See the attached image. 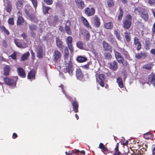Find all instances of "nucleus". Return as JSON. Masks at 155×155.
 Segmentation results:
<instances>
[{
    "label": "nucleus",
    "instance_id": "13",
    "mask_svg": "<svg viewBox=\"0 0 155 155\" xmlns=\"http://www.w3.org/2000/svg\"><path fill=\"white\" fill-rule=\"evenodd\" d=\"M109 68L114 71H116L118 67V64L116 61H114L109 64Z\"/></svg>",
    "mask_w": 155,
    "mask_h": 155
},
{
    "label": "nucleus",
    "instance_id": "16",
    "mask_svg": "<svg viewBox=\"0 0 155 155\" xmlns=\"http://www.w3.org/2000/svg\"><path fill=\"white\" fill-rule=\"evenodd\" d=\"M75 3L78 7L81 9H82L84 7L85 4L84 2L82 0H76Z\"/></svg>",
    "mask_w": 155,
    "mask_h": 155
},
{
    "label": "nucleus",
    "instance_id": "18",
    "mask_svg": "<svg viewBox=\"0 0 155 155\" xmlns=\"http://www.w3.org/2000/svg\"><path fill=\"white\" fill-rule=\"evenodd\" d=\"M43 49L41 47H38L37 50V56L39 58L42 57L43 56Z\"/></svg>",
    "mask_w": 155,
    "mask_h": 155
},
{
    "label": "nucleus",
    "instance_id": "51",
    "mask_svg": "<svg viewBox=\"0 0 155 155\" xmlns=\"http://www.w3.org/2000/svg\"><path fill=\"white\" fill-rule=\"evenodd\" d=\"M50 8L48 7H45L44 8L43 11L44 14H46L48 12V10Z\"/></svg>",
    "mask_w": 155,
    "mask_h": 155
},
{
    "label": "nucleus",
    "instance_id": "64",
    "mask_svg": "<svg viewBox=\"0 0 155 155\" xmlns=\"http://www.w3.org/2000/svg\"><path fill=\"white\" fill-rule=\"evenodd\" d=\"M59 30L61 32H62L63 30V28L62 26H60L59 28Z\"/></svg>",
    "mask_w": 155,
    "mask_h": 155
},
{
    "label": "nucleus",
    "instance_id": "29",
    "mask_svg": "<svg viewBox=\"0 0 155 155\" xmlns=\"http://www.w3.org/2000/svg\"><path fill=\"white\" fill-rule=\"evenodd\" d=\"M87 58L85 57H84L82 56H79L77 57V61L80 63H82L86 61Z\"/></svg>",
    "mask_w": 155,
    "mask_h": 155
},
{
    "label": "nucleus",
    "instance_id": "56",
    "mask_svg": "<svg viewBox=\"0 0 155 155\" xmlns=\"http://www.w3.org/2000/svg\"><path fill=\"white\" fill-rule=\"evenodd\" d=\"M45 2L48 5H51L52 3V0H47Z\"/></svg>",
    "mask_w": 155,
    "mask_h": 155
},
{
    "label": "nucleus",
    "instance_id": "5",
    "mask_svg": "<svg viewBox=\"0 0 155 155\" xmlns=\"http://www.w3.org/2000/svg\"><path fill=\"white\" fill-rule=\"evenodd\" d=\"M65 63H66V69L67 71L70 74H71L73 70L72 63L70 61H69L67 63L66 60L65 61Z\"/></svg>",
    "mask_w": 155,
    "mask_h": 155
},
{
    "label": "nucleus",
    "instance_id": "33",
    "mask_svg": "<svg viewBox=\"0 0 155 155\" xmlns=\"http://www.w3.org/2000/svg\"><path fill=\"white\" fill-rule=\"evenodd\" d=\"M73 106V110L75 113L78 111V104L75 101L72 104Z\"/></svg>",
    "mask_w": 155,
    "mask_h": 155
},
{
    "label": "nucleus",
    "instance_id": "37",
    "mask_svg": "<svg viewBox=\"0 0 155 155\" xmlns=\"http://www.w3.org/2000/svg\"><path fill=\"white\" fill-rule=\"evenodd\" d=\"M124 36L126 41L129 42L130 40V33L128 32L127 31L124 33Z\"/></svg>",
    "mask_w": 155,
    "mask_h": 155
},
{
    "label": "nucleus",
    "instance_id": "8",
    "mask_svg": "<svg viewBox=\"0 0 155 155\" xmlns=\"http://www.w3.org/2000/svg\"><path fill=\"white\" fill-rule=\"evenodd\" d=\"M148 80L147 84H152L155 87V74H150L148 77Z\"/></svg>",
    "mask_w": 155,
    "mask_h": 155
},
{
    "label": "nucleus",
    "instance_id": "19",
    "mask_svg": "<svg viewBox=\"0 0 155 155\" xmlns=\"http://www.w3.org/2000/svg\"><path fill=\"white\" fill-rule=\"evenodd\" d=\"M35 70H32L30 71L28 75V78L29 79H35Z\"/></svg>",
    "mask_w": 155,
    "mask_h": 155
},
{
    "label": "nucleus",
    "instance_id": "3",
    "mask_svg": "<svg viewBox=\"0 0 155 155\" xmlns=\"http://www.w3.org/2000/svg\"><path fill=\"white\" fill-rule=\"evenodd\" d=\"M137 11H138L140 16L145 21H147L148 20L149 17L147 13L146 10H143L141 12H140L138 10V8H135V12H137Z\"/></svg>",
    "mask_w": 155,
    "mask_h": 155
},
{
    "label": "nucleus",
    "instance_id": "36",
    "mask_svg": "<svg viewBox=\"0 0 155 155\" xmlns=\"http://www.w3.org/2000/svg\"><path fill=\"white\" fill-rule=\"evenodd\" d=\"M14 42L16 46L19 48H24L26 47L23 46L22 44L17 39H15Z\"/></svg>",
    "mask_w": 155,
    "mask_h": 155
},
{
    "label": "nucleus",
    "instance_id": "45",
    "mask_svg": "<svg viewBox=\"0 0 155 155\" xmlns=\"http://www.w3.org/2000/svg\"><path fill=\"white\" fill-rule=\"evenodd\" d=\"M29 28L30 30L33 31L36 29L37 27L35 25L32 24L29 25Z\"/></svg>",
    "mask_w": 155,
    "mask_h": 155
},
{
    "label": "nucleus",
    "instance_id": "1",
    "mask_svg": "<svg viewBox=\"0 0 155 155\" xmlns=\"http://www.w3.org/2000/svg\"><path fill=\"white\" fill-rule=\"evenodd\" d=\"M132 16L128 14L125 16L123 21V27L126 29H128L131 26L132 24Z\"/></svg>",
    "mask_w": 155,
    "mask_h": 155
},
{
    "label": "nucleus",
    "instance_id": "47",
    "mask_svg": "<svg viewBox=\"0 0 155 155\" xmlns=\"http://www.w3.org/2000/svg\"><path fill=\"white\" fill-rule=\"evenodd\" d=\"M8 24L10 25H13L14 24V19L13 18H9L8 20Z\"/></svg>",
    "mask_w": 155,
    "mask_h": 155
},
{
    "label": "nucleus",
    "instance_id": "59",
    "mask_svg": "<svg viewBox=\"0 0 155 155\" xmlns=\"http://www.w3.org/2000/svg\"><path fill=\"white\" fill-rule=\"evenodd\" d=\"M150 53L155 55V49H152L150 51Z\"/></svg>",
    "mask_w": 155,
    "mask_h": 155
},
{
    "label": "nucleus",
    "instance_id": "10",
    "mask_svg": "<svg viewBox=\"0 0 155 155\" xmlns=\"http://www.w3.org/2000/svg\"><path fill=\"white\" fill-rule=\"evenodd\" d=\"M114 53L118 63L122 62L124 58L122 56L120 53L115 50H114Z\"/></svg>",
    "mask_w": 155,
    "mask_h": 155
},
{
    "label": "nucleus",
    "instance_id": "11",
    "mask_svg": "<svg viewBox=\"0 0 155 155\" xmlns=\"http://www.w3.org/2000/svg\"><path fill=\"white\" fill-rule=\"evenodd\" d=\"M53 54V60L55 62H56L61 56V52L58 51H54Z\"/></svg>",
    "mask_w": 155,
    "mask_h": 155
},
{
    "label": "nucleus",
    "instance_id": "46",
    "mask_svg": "<svg viewBox=\"0 0 155 155\" xmlns=\"http://www.w3.org/2000/svg\"><path fill=\"white\" fill-rule=\"evenodd\" d=\"M59 87H61V89L62 90V92H63V93L65 94V95L66 97L69 99V100H70V101H72V100H71V98L70 97H68V96L67 95L66 93L64 91V90L63 89V87H64L63 85H61V86H59Z\"/></svg>",
    "mask_w": 155,
    "mask_h": 155
},
{
    "label": "nucleus",
    "instance_id": "6",
    "mask_svg": "<svg viewBox=\"0 0 155 155\" xmlns=\"http://www.w3.org/2000/svg\"><path fill=\"white\" fill-rule=\"evenodd\" d=\"M18 20L17 22L18 25H21L22 23H24L25 20L22 17L21 12L19 11L17 12Z\"/></svg>",
    "mask_w": 155,
    "mask_h": 155
},
{
    "label": "nucleus",
    "instance_id": "30",
    "mask_svg": "<svg viewBox=\"0 0 155 155\" xmlns=\"http://www.w3.org/2000/svg\"><path fill=\"white\" fill-rule=\"evenodd\" d=\"M153 66L152 63H149L147 64H144L143 65L142 68L143 69L147 70L150 69Z\"/></svg>",
    "mask_w": 155,
    "mask_h": 155
},
{
    "label": "nucleus",
    "instance_id": "60",
    "mask_svg": "<svg viewBox=\"0 0 155 155\" xmlns=\"http://www.w3.org/2000/svg\"><path fill=\"white\" fill-rule=\"evenodd\" d=\"M120 153V152L119 150L116 151L114 154V155H119Z\"/></svg>",
    "mask_w": 155,
    "mask_h": 155
},
{
    "label": "nucleus",
    "instance_id": "41",
    "mask_svg": "<svg viewBox=\"0 0 155 155\" xmlns=\"http://www.w3.org/2000/svg\"><path fill=\"white\" fill-rule=\"evenodd\" d=\"M151 135L149 132L147 133L144 134L143 137L146 139H149L151 138Z\"/></svg>",
    "mask_w": 155,
    "mask_h": 155
},
{
    "label": "nucleus",
    "instance_id": "20",
    "mask_svg": "<svg viewBox=\"0 0 155 155\" xmlns=\"http://www.w3.org/2000/svg\"><path fill=\"white\" fill-rule=\"evenodd\" d=\"M81 19L84 25L88 28L91 29V27L88 23L87 20L84 17L82 16Z\"/></svg>",
    "mask_w": 155,
    "mask_h": 155
},
{
    "label": "nucleus",
    "instance_id": "14",
    "mask_svg": "<svg viewBox=\"0 0 155 155\" xmlns=\"http://www.w3.org/2000/svg\"><path fill=\"white\" fill-rule=\"evenodd\" d=\"M118 50L126 58L129 59L130 58L129 54L125 49L122 48H119Z\"/></svg>",
    "mask_w": 155,
    "mask_h": 155
},
{
    "label": "nucleus",
    "instance_id": "40",
    "mask_svg": "<svg viewBox=\"0 0 155 155\" xmlns=\"http://www.w3.org/2000/svg\"><path fill=\"white\" fill-rule=\"evenodd\" d=\"M104 57L105 59H110L112 58L111 54L108 52H105L104 54Z\"/></svg>",
    "mask_w": 155,
    "mask_h": 155
},
{
    "label": "nucleus",
    "instance_id": "50",
    "mask_svg": "<svg viewBox=\"0 0 155 155\" xmlns=\"http://www.w3.org/2000/svg\"><path fill=\"white\" fill-rule=\"evenodd\" d=\"M32 2V3L35 7L36 8L37 5V0H30Z\"/></svg>",
    "mask_w": 155,
    "mask_h": 155
},
{
    "label": "nucleus",
    "instance_id": "58",
    "mask_svg": "<svg viewBox=\"0 0 155 155\" xmlns=\"http://www.w3.org/2000/svg\"><path fill=\"white\" fill-rule=\"evenodd\" d=\"M28 16L31 19H33L35 17V16L33 14H29Z\"/></svg>",
    "mask_w": 155,
    "mask_h": 155
},
{
    "label": "nucleus",
    "instance_id": "28",
    "mask_svg": "<svg viewBox=\"0 0 155 155\" xmlns=\"http://www.w3.org/2000/svg\"><path fill=\"white\" fill-rule=\"evenodd\" d=\"M56 43L57 46L60 48H62L63 46L62 42L59 39L58 37L56 38Z\"/></svg>",
    "mask_w": 155,
    "mask_h": 155
},
{
    "label": "nucleus",
    "instance_id": "63",
    "mask_svg": "<svg viewBox=\"0 0 155 155\" xmlns=\"http://www.w3.org/2000/svg\"><path fill=\"white\" fill-rule=\"evenodd\" d=\"M25 13H26V14L28 15H28H29L30 14V13H29V12L28 11V10H27V9H25Z\"/></svg>",
    "mask_w": 155,
    "mask_h": 155
},
{
    "label": "nucleus",
    "instance_id": "26",
    "mask_svg": "<svg viewBox=\"0 0 155 155\" xmlns=\"http://www.w3.org/2000/svg\"><path fill=\"white\" fill-rule=\"evenodd\" d=\"M12 5L10 2H8L7 5L5 6V9L6 11L9 13L11 12L12 9Z\"/></svg>",
    "mask_w": 155,
    "mask_h": 155
},
{
    "label": "nucleus",
    "instance_id": "4",
    "mask_svg": "<svg viewBox=\"0 0 155 155\" xmlns=\"http://www.w3.org/2000/svg\"><path fill=\"white\" fill-rule=\"evenodd\" d=\"M84 13L87 16H90L94 15L95 13L94 8H86L84 10Z\"/></svg>",
    "mask_w": 155,
    "mask_h": 155
},
{
    "label": "nucleus",
    "instance_id": "48",
    "mask_svg": "<svg viewBox=\"0 0 155 155\" xmlns=\"http://www.w3.org/2000/svg\"><path fill=\"white\" fill-rule=\"evenodd\" d=\"M141 58H145L147 56V53L145 52H140Z\"/></svg>",
    "mask_w": 155,
    "mask_h": 155
},
{
    "label": "nucleus",
    "instance_id": "17",
    "mask_svg": "<svg viewBox=\"0 0 155 155\" xmlns=\"http://www.w3.org/2000/svg\"><path fill=\"white\" fill-rule=\"evenodd\" d=\"M134 44L137 46V50L139 51L141 48V44L138 39L136 37H135L134 39Z\"/></svg>",
    "mask_w": 155,
    "mask_h": 155
},
{
    "label": "nucleus",
    "instance_id": "61",
    "mask_svg": "<svg viewBox=\"0 0 155 155\" xmlns=\"http://www.w3.org/2000/svg\"><path fill=\"white\" fill-rule=\"evenodd\" d=\"M65 153L66 154V155H72L73 154L75 153L73 151H72L71 153H67V152H66Z\"/></svg>",
    "mask_w": 155,
    "mask_h": 155
},
{
    "label": "nucleus",
    "instance_id": "42",
    "mask_svg": "<svg viewBox=\"0 0 155 155\" xmlns=\"http://www.w3.org/2000/svg\"><path fill=\"white\" fill-rule=\"evenodd\" d=\"M107 5L109 7H112L114 5V2L113 0H108L107 1Z\"/></svg>",
    "mask_w": 155,
    "mask_h": 155
},
{
    "label": "nucleus",
    "instance_id": "9",
    "mask_svg": "<svg viewBox=\"0 0 155 155\" xmlns=\"http://www.w3.org/2000/svg\"><path fill=\"white\" fill-rule=\"evenodd\" d=\"M76 75L78 79L81 81L84 80V75L80 69H77L76 71Z\"/></svg>",
    "mask_w": 155,
    "mask_h": 155
},
{
    "label": "nucleus",
    "instance_id": "21",
    "mask_svg": "<svg viewBox=\"0 0 155 155\" xmlns=\"http://www.w3.org/2000/svg\"><path fill=\"white\" fill-rule=\"evenodd\" d=\"M18 75L22 78H24L25 77V72L23 69L19 67L18 68Z\"/></svg>",
    "mask_w": 155,
    "mask_h": 155
},
{
    "label": "nucleus",
    "instance_id": "39",
    "mask_svg": "<svg viewBox=\"0 0 155 155\" xmlns=\"http://www.w3.org/2000/svg\"><path fill=\"white\" fill-rule=\"evenodd\" d=\"M64 58L66 60V59L68 58V56L69 55V51L68 48L66 47L64 48Z\"/></svg>",
    "mask_w": 155,
    "mask_h": 155
},
{
    "label": "nucleus",
    "instance_id": "57",
    "mask_svg": "<svg viewBox=\"0 0 155 155\" xmlns=\"http://www.w3.org/2000/svg\"><path fill=\"white\" fill-rule=\"evenodd\" d=\"M11 57L12 59L15 60L16 58V54H15L14 53L11 55Z\"/></svg>",
    "mask_w": 155,
    "mask_h": 155
},
{
    "label": "nucleus",
    "instance_id": "53",
    "mask_svg": "<svg viewBox=\"0 0 155 155\" xmlns=\"http://www.w3.org/2000/svg\"><path fill=\"white\" fill-rule=\"evenodd\" d=\"M135 57L137 59H140L141 58L140 53H136L135 55Z\"/></svg>",
    "mask_w": 155,
    "mask_h": 155
},
{
    "label": "nucleus",
    "instance_id": "15",
    "mask_svg": "<svg viewBox=\"0 0 155 155\" xmlns=\"http://www.w3.org/2000/svg\"><path fill=\"white\" fill-rule=\"evenodd\" d=\"M98 77L101 81L100 84L101 86L103 87L104 85L105 75L103 74H99Z\"/></svg>",
    "mask_w": 155,
    "mask_h": 155
},
{
    "label": "nucleus",
    "instance_id": "24",
    "mask_svg": "<svg viewBox=\"0 0 155 155\" xmlns=\"http://www.w3.org/2000/svg\"><path fill=\"white\" fill-rule=\"evenodd\" d=\"M103 45L104 50L108 51L111 50V46L109 45L108 43L105 42L103 41Z\"/></svg>",
    "mask_w": 155,
    "mask_h": 155
},
{
    "label": "nucleus",
    "instance_id": "55",
    "mask_svg": "<svg viewBox=\"0 0 155 155\" xmlns=\"http://www.w3.org/2000/svg\"><path fill=\"white\" fill-rule=\"evenodd\" d=\"M152 155H154L155 154V145H153L152 146Z\"/></svg>",
    "mask_w": 155,
    "mask_h": 155
},
{
    "label": "nucleus",
    "instance_id": "43",
    "mask_svg": "<svg viewBox=\"0 0 155 155\" xmlns=\"http://www.w3.org/2000/svg\"><path fill=\"white\" fill-rule=\"evenodd\" d=\"M119 11H120V13L118 16V19L120 20L122 19V18L123 16V12L121 8H119Z\"/></svg>",
    "mask_w": 155,
    "mask_h": 155
},
{
    "label": "nucleus",
    "instance_id": "44",
    "mask_svg": "<svg viewBox=\"0 0 155 155\" xmlns=\"http://www.w3.org/2000/svg\"><path fill=\"white\" fill-rule=\"evenodd\" d=\"M1 29L2 31L4 32L7 35H9V32L7 30L4 26H2L1 27Z\"/></svg>",
    "mask_w": 155,
    "mask_h": 155
},
{
    "label": "nucleus",
    "instance_id": "7",
    "mask_svg": "<svg viewBox=\"0 0 155 155\" xmlns=\"http://www.w3.org/2000/svg\"><path fill=\"white\" fill-rule=\"evenodd\" d=\"M66 42L68 45L69 49L71 52H73V48L72 45V39L71 37L68 36L66 40Z\"/></svg>",
    "mask_w": 155,
    "mask_h": 155
},
{
    "label": "nucleus",
    "instance_id": "49",
    "mask_svg": "<svg viewBox=\"0 0 155 155\" xmlns=\"http://www.w3.org/2000/svg\"><path fill=\"white\" fill-rule=\"evenodd\" d=\"M114 33L116 35V37L118 40H120L121 38L120 35L118 33L117 31L116 30H115L114 31Z\"/></svg>",
    "mask_w": 155,
    "mask_h": 155
},
{
    "label": "nucleus",
    "instance_id": "23",
    "mask_svg": "<svg viewBox=\"0 0 155 155\" xmlns=\"http://www.w3.org/2000/svg\"><path fill=\"white\" fill-rule=\"evenodd\" d=\"M70 25V23L68 22H66L65 24V29L66 32L68 35H71V32L69 27Z\"/></svg>",
    "mask_w": 155,
    "mask_h": 155
},
{
    "label": "nucleus",
    "instance_id": "2",
    "mask_svg": "<svg viewBox=\"0 0 155 155\" xmlns=\"http://www.w3.org/2000/svg\"><path fill=\"white\" fill-rule=\"evenodd\" d=\"M18 79L17 76L15 77L12 78L6 77L4 78V81L5 83L8 85H15Z\"/></svg>",
    "mask_w": 155,
    "mask_h": 155
},
{
    "label": "nucleus",
    "instance_id": "31",
    "mask_svg": "<svg viewBox=\"0 0 155 155\" xmlns=\"http://www.w3.org/2000/svg\"><path fill=\"white\" fill-rule=\"evenodd\" d=\"M117 83L119 87L120 88H122L124 87V85L121 78L119 77L117 79Z\"/></svg>",
    "mask_w": 155,
    "mask_h": 155
},
{
    "label": "nucleus",
    "instance_id": "62",
    "mask_svg": "<svg viewBox=\"0 0 155 155\" xmlns=\"http://www.w3.org/2000/svg\"><path fill=\"white\" fill-rule=\"evenodd\" d=\"M152 30L153 33H155V23L153 24Z\"/></svg>",
    "mask_w": 155,
    "mask_h": 155
},
{
    "label": "nucleus",
    "instance_id": "27",
    "mask_svg": "<svg viewBox=\"0 0 155 155\" xmlns=\"http://www.w3.org/2000/svg\"><path fill=\"white\" fill-rule=\"evenodd\" d=\"M10 71V68L9 66L5 65L4 68V74L5 76H7L9 74Z\"/></svg>",
    "mask_w": 155,
    "mask_h": 155
},
{
    "label": "nucleus",
    "instance_id": "34",
    "mask_svg": "<svg viewBox=\"0 0 155 155\" xmlns=\"http://www.w3.org/2000/svg\"><path fill=\"white\" fill-rule=\"evenodd\" d=\"M104 26L106 29H110L113 28V25L112 22H109L105 24Z\"/></svg>",
    "mask_w": 155,
    "mask_h": 155
},
{
    "label": "nucleus",
    "instance_id": "12",
    "mask_svg": "<svg viewBox=\"0 0 155 155\" xmlns=\"http://www.w3.org/2000/svg\"><path fill=\"white\" fill-rule=\"evenodd\" d=\"M92 22L96 27H99L100 25V19L97 15H95L92 18Z\"/></svg>",
    "mask_w": 155,
    "mask_h": 155
},
{
    "label": "nucleus",
    "instance_id": "38",
    "mask_svg": "<svg viewBox=\"0 0 155 155\" xmlns=\"http://www.w3.org/2000/svg\"><path fill=\"white\" fill-rule=\"evenodd\" d=\"M30 53L29 52H27L25 54H24L21 57V60L22 61H24L27 59L28 57L29 56Z\"/></svg>",
    "mask_w": 155,
    "mask_h": 155
},
{
    "label": "nucleus",
    "instance_id": "22",
    "mask_svg": "<svg viewBox=\"0 0 155 155\" xmlns=\"http://www.w3.org/2000/svg\"><path fill=\"white\" fill-rule=\"evenodd\" d=\"M82 33L84 35L87 40L89 39L90 37V35L89 32L87 31L85 29H83Z\"/></svg>",
    "mask_w": 155,
    "mask_h": 155
},
{
    "label": "nucleus",
    "instance_id": "35",
    "mask_svg": "<svg viewBox=\"0 0 155 155\" xmlns=\"http://www.w3.org/2000/svg\"><path fill=\"white\" fill-rule=\"evenodd\" d=\"M84 44L83 43L80 41H79L77 42L76 43V46L77 47L81 49H83L84 47H83Z\"/></svg>",
    "mask_w": 155,
    "mask_h": 155
},
{
    "label": "nucleus",
    "instance_id": "25",
    "mask_svg": "<svg viewBox=\"0 0 155 155\" xmlns=\"http://www.w3.org/2000/svg\"><path fill=\"white\" fill-rule=\"evenodd\" d=\"M16 5L18 9H21L23 6V1L22 0L18 1L16 2Z\"/></svg>",
    "mask_w": 155,
    "mask_h": 155
},
{
    "label": "nucleus",
    "instance_id": "52",
    "mask_svg": "<svg viewBox=\"0 0 155 155\" xmlns=\"http://www.w3.org/2000/svg\"><path fill=\"white\" fill-rule=\"evenodd\" d=\"M148 3L150 5H152L155 3V0H148Z\"/></svg>",
    "mask_w": 155,
    "mask_h": 155
},
{
    "label": "nucleus",
    "instance_id": "32",
    "mask_svg": "<svg viewBox=\"0 0 155 155\" xmlns=\"http://www.w3.org/2000/svg\"><path fill=\"white\" fill-rule=\"evenodd\" d=\"M99 148L103 152L105 151H108V149L106 147L104 144L102 143H100L99 145Z\"/></svg>",
    "mask_w": 155,
    "mask_h": 155
},
{
    "label": "nucleus",
    "instance_id": "54",
    "mask_svg": "<svg viewBox=\"0 0 155 155\" xmlns=\"http://www.w3.org/2000/svg\"><path fill=\"white\" fill-rule=\"evenodd\" d=\"M119 63L120 64H122L124 66H126L127 64V61L124 60V58H123V60L122 61V62H119Z\"/></svg>",
    "mask_w": 155,
    "mask_h": 155
}]
</instances>
